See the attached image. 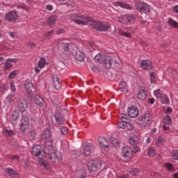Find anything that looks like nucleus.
Returning <instances> with one entry per match:
<instances>
[{
	"label": "nucleus",
	"mask_w": 178,
	"mask_h": 178,
	"mask_svg": "<svg viewBox=\"0 0 178 178\" xmlns=\"http://www.w3.org/2000/svg\"><path fill=\"white\" fill-rule=\"evenodd\" d=\"M92 148V146H91L90 145H86L84 147V149L83 150V155H85V156H90V155H91V149Z\"/></svg>",
	"instance_id": "nucleus-25"
},
{
	"label": "nucleus",
	"mask_w": 178,
	"mask_h": 178,
	"mask_svg": "<svg viewBox=\"0 0 178 178\" xmlns=\"http://www.w3.org/2000/svg\"><path fill=\"white\" fill-rule=\"evenodd\" d=\"M138 123L141 126H147V124H149V123H151V117H149V114H145L140 117L138 118Z\"/></svg>",
	"instance_id": "nucleus-11"
},
{
	"label": "nucleus",
	"mask_w": 178,
	"mask_h": 178,
	"mask_svg": "<svg viewBox=\"0 0 178 178\" xmlns=\"http://www.w3.org/2000/svg\"><path fill=\"white\" fill-rule=\"evenodd\" d=\"M9 35L11 37V38H16V37H17L16 32H10Z\"/></svg>",
	"instance_id": "nucleus-59"
},
{
	"label": "nucleus",
	"mask_w": 178,
	"mask_h": 178,
	"mask_svg": "<svg viewBox=\"0 0 178 178\" xmlns=\"http://www.w3.org/2000/svg\"><path fill=\"white\" fill-rule=\"evenodd\" d=\"M88 45L89 47H90V48L92 49H93L94 51H95V49H97V44H94V42H88Z\"/></svg>",
	"instance_id": "nucleus-55"
},
{
	"label": "nucleus",
	"mask_w": 178,
	"mask_h": 178,
	"mask_svg": "<svg viewBox=\"0 0 178 178\" xmlns=\"http://www.w3.org/2000/svg\"><path fill=\"white\" fill-rule=\"evenodd\" d=\"M163 123H164V124H172V118H170V116L169 115H166L165 117H164L163 118Z\"/></svg>",
	"instance_id": "nucleus-33"
},
{
	"label": "nucleus",
	"mask_w": 178,
	"mask_h": 178,
	"mask_svg": "<svg viewBox=\"0 0 178 178\" xmlns=\"http://www.w3.org/2000/svg\"><path fill=\"white\" fill-rule=\"evenodd\" d=\"M138 90H139V92L137 94V97L138 98V99H140L141 101H144V99L147 98L148 92L145 90V87L144 86H139Z\"/></svg>",
	"instance_id": "nucleus-12"
},
{
	"label": "nucleus",
	"mask_w": 178,
	"mask_h": 178,
	"mask_svg": "<svg viewBox=\"0 0 178 178\" xmlns=\"http://www.w3.org/2000/svg\"><path fill=\"white\" fill-rule=\"evenodd\" d=\"M67 131H68V129L66 127H63L60 129V133L61 134H63V136H66V134H67Z\"/></svg>",
	"instance_id": "nucleus-47"
},
{
	"label": "nucleus",
	"mask_w": 178,
	"mask_h": 178,
	"mask_svg": "<svg viewBox=\"0 0 178 178\" xmlns=\"http://www.w3.org/2000/svg\"><path fill=\"white\" fill-rule=\"evenodd\" d=\"M7 62H13L14 63H16L17 62V59H13V58H8L6 60Z\"/></svg>",
	"instance_id": "nucleus-63"
},
{
	"label": "nucleus",
	"mask_w": 178,
	"mask_h": 178,
	"mask_svg": "<svg viewBox=\"0 0 178 178\" xmlns=\"http://www.w3.org/2000/svg\"><path fill=\"white\" fill-rule=\"evenodd\" d=\"M136 17H137L136 15L127 14V15L120 16L118 17V22L122 24H125L126 26H130V24H133V23H134V20H136Z\"/></svg>",
	"instance_id": "nucleus-2"
},
{
	"label": "nucleus",
	"mask_w": 178,
	"mask_h": 178,
	"mask_svg": "<svg viewBox=\"0 0 178 178\" xmlns=\"http://www.w3.org/2000/svg\"><path fill=\"white\" fill-rule=\"evenodd\" d=\"M119 33L121 34V35H124V37L130 38L131 37V34H130L128 32H124L123 30L120 29Z\"/></svg>",
	"instance_id": "nucleus-44"
},
{
	"label": "nucleus",
	"mask_w": 178,
	"mask_h": 178,
	"mask_svg": "<svg viewBox=\"0 0 178 178\" xmlns=\"http://www.w3.org/2000/svg\"><path fill=\"white\" fill-rule=\"evenodd\" d=\"M4 172L6 173H7V175H8V176L13 177V176H16V175H17V172L15 171V170H13V168H6L4 170Z\"/></svg>",
	"instance_id": "nucleus-27"
},
{
	"label": "nucleus",
	"mask_w": 178,
	"mask_h": 178,
	"mask_svg": "<svg viewBox=\"0 0 178 178\" xmlns=\"http://www.w3.org/2000/svg\"><path fill=\"white\" fill-rule=\"evenodd\" d=\"M51 34H52V31H49L45 33L44 35L48 38L49 37H51Z\"/></svg>",
	"instance_id": "nucleus-61"
},
{
	"label": "nucleus",
	"mask_w": 178,
	"mask_h": 178,
	"mask_svg": "<svg viewBox=\"0 0 178 178\" xmlns=\"http://www.w3.org/2000/svg\"><path fill=\"white\" fill-rule=\"evenodd\" d=\"M172 157L175 161H178V150L173 151Z\"/></svg>",
	"instance_id": "nucleus-46"
},
{
	"label": "nucleus",
	"mask_w": 178,
	"mask_h": 178,
	"mask_svg": "<svg viewBox=\"0 0 178 178\" xmlns=\"http://www.w3.org/2000/svg\"><path fill=\"white\" fill-rule=\"evenodd\" d=\"M30 134H31V137H33V140H34V137H35V136H37V131H35V130L30 131Z\"/></svg>",
	"instance_id": "nucleus-57"
},
{
	"label": "nucleus",
	"mask_w": 178,
	"mask_h": 178,
	"mask_svg": "<svg viewBox=\"0 0 178 178\" xmlns=\"http://www.w3.org/2000/svg\"><path fill=\"white\" fill-rule=\"evenodd\" d=\"M122 154L125 158H129V159L131 158V154L129 151L128 147L124 146L122 147Z\"/></svg>",
	"instance_id": "nucleus-26"
},
{
	"label": "nucleus",
	"mask_w": 178,
	"mask_h": 178,
	"mask_svg": "<svg viewBox=\"0 0 178 178\" xmlns=\"http://www.w3.org/2000/svg\"><path fill=\"white\" fill-rule=\"evenodd\" d=\"M90 26L97 31H108L109 29L108 23L102 21H94L90 24Z\"/></svg>",
	"instance_id": "nucleus-4"
},
{
	"label": "nucleus",
	"mask_w": 178,
	"mask_h": 178,
	"mask_svg": "<svg viewBox=\"0 0 178 178\" xmlns=\"http://www.w3.org/2000/svg\"><path fill=\"white\" fill-rule=\"evenodd\" d=\"M105 69H111V67H119L120 64L115 59V58L111 56H104L103 60L102 62Z\"/></svg>",
	"instance_id": "nucleus-1"
},
{
	"label": "nucleus",
	"mask_w": 178,
	"mask_h": 178,
	"mask_svg": "<svg viewBox=\"0 0 178 178\" xmlns=\"http://www.w3.org/2000/svg\"><path fill=\"white\" fill-rule=\"evenodd\" d=\"M18 108L20 112H25L26 109H27V102H26L24 99L22 101H20L18 103Z\"/></svg>",
	"instance_id": "nucleus-21"
},
{
	"label": "nucleus",
	"mask_w": 178,
	"mask_h": 178,
	"mask_svg": "<svg viewBox=\"0 0 178 178\" xmlns=\"http://www.w3.org/2000/svg\"><path fill=\"white\" fill-rule=\"evenodd\" d=\"M129 141L132 145H134V144H137V143H138V140H136L134 138H130Z\"/></svg>",
	"instance_id": "nucleus-58"
},
{
	"label": "nucleus",
	"mask_w": 178,
	"mask_h": 178,
	"mask_svg": "<svg viewBox=\"0 0 178 178\" xmlns=\"http://www.w3.org/2000/svg\"><path fill=\"white\" fill-rule=\"evenodd\" d=\"M135 8L140 13H149L151 9L149 5L144 1H136L135 3Z\"/></svg>",
	"instance_id": "nucleus-5"
},
{
	"label": "nucleus",
	"mask_w": 178,
	"mask_h": 178,
	"mask_svg": "<svg viewBox=\"0 0 178 178\" xmlns=\"http://www.w3.org/2000/svg\"><path fill=\"white\" fill-rule=\"evenodd\" d=\"M110 143L114 145V147H119L120 144V141L118 140V138L113 137L110 138Z\"/></svg>",
	"instance_id": "nucleus-30"
},
{
	"label": "nucleus",
	"mask_w": 178,
	"mask_h": 178,
	"mask_svg": "<svg viewBox=\"0 0 178 178\" xmlns=\"http://www.w3.org/2000/svg\"><path fill=\"white\" fill-rule=\"evenodd\" d=\"M173 11L175 12V13H178V5L175 6L173 8Z\"/></svg>",
	"instance_id": "nucleus-64"
},
{
	"label": "nucleus",
	"mask_w": 178,
	"mask_h": 178,
	"mask_svg": "<svg viewBox=\"0 0 178 178\" xmlns=\"http://www.w3.org/2000/svg\"><path fill=\"white\" fill-rule=\"evenodd\" d=\"M10 90L12 92H16V87L15 86V82L13 81L10 82Z\"/></svg>",
	"instance_id": "nucleus-51"
},
{
	"label": "nucleus",
	"mask_w": 178,
	"mask_h": 178,
	"mask_svg": "<svg viewBox=\"0 0 178 178\" xmlns=\"http://www.w3.org/2000/svg\"><path fill=\"white\" fill-rule=\"evenodd\" d=\"M154 97H156L157 99H159L161 97H162V95H161V89L154 90Z\"/></svg>",
	"instance_id": "nucleus-45"
},
{
	"label": "nucleus",
	"mask_w": 178,
	"mask_h": 178,
	"mask_svg": "<svg viewBox=\"0 0 178 178\" xmlns=\"http://www.w3.org/2000/svg\"><path fill=\"white\" fill-rule=\"evenodd\" d=\"M45 58H41L40 60L38 61V66L40 67V69H42L45 65Z\"/></svg>",
	"instance_id": "nucleus-37"
},
{
	"label": "nucleus",
	"mask_w": 178,
	"mask_h": 178,
	"mask_svg": "<svg viewBox=\"0 0 178 178\" xmlns=\"http://www.w3.org/2000/svg\"><path fill=\"white\" fill-rule=\"evenodd\" d=\"M88 169L90 173H95L98 170V164H97L96 161L89 162L88 163Z\"/></svg>",
	"instance_id": "nucleus-16"
},
{
	"label": "nucleus",
	"mask_w": 178,
	"mask_h": 178,
	"mask_svg": "<svg viewBox=\"0 0 178 178\" xmlns=\"http://www.w3.org/2000/svg\"><path fill=\"white\" fill-rule=\"evenodd\" d=\"M32 155L38 158V159H45L47 158V153L42 149L40 145H36L33 147L31 151Z\"/></svg>",
	"instance_id": "nucleus-3"
},
{
	"label": "nucleus",
	"mask_w": 178,
	"mask_h": 178,
	"mask_svg": "<svg viewBox=\"0 0 178 178\" xmlns=\"http://www.w3.org/2000/svg\"><path fill=\"white\" fill-rule=\"evenodd\" d=\"M74 59L78 62H84V60L86 59L84 53L81 52L80 50H78L76 51L74 55Z\"/></svg>",
	"instance_id": "nucleus-17"
},
{
	"label": "nucleus",
	"mask_w": 178,
	"mask_h": 178,
	"mask_svg": "<svg viewBox=\"0 0 178 178\" xmlns=\"http://www.w3.org/2000/svg\"><path fill=\"white\" fill-rule=\"evenodd\" d=\"M165 168H166V169H168L169 171L170 170H175V168L173 167V164L172 163H166L164 164Z\"/></svg>",
	"instance_id": "nucleus-42"
},
{
	"label": "nucleus",
	"mask_w": 178,
	"mask_h": 178,
	"mask_svg": "<svg viewBox=\"0 0 178 178\" xmlns=\"http://www.w3.org/2000/svg\"><path fill=\"white\" fill-rule=\"evenodd\" d=\"M120 122L122 123H129V118H120Z\"/></svg>",
	"instance_id": "nucleus-62"
},
{
	"label": "nucleus",
	"mask_w": 178,
	"mask_h": 178,
	"mask_svg": "<svg viewBox=\"0 0 178 178\" xmlns=\"http://www.w3.org/2000/svg\"><path fill=\"white\" fill-rule=\"evenodd\" d=\"M140 67L143 69V70H145L146 72L148 70H152L154 68V65H152V62L149 60H143L140 63Z\"/></svg>",
	"instance_id": "nucleus-10"
},
{
	"label": "nucleus",
	"mask_w": 178,
	"mask_h": 178,
	"mask_svg": "<svg viewBox=\"0 0 178 178\" xmlns=\"http://www.w3.org/2000/svg\"><path fill=\"white\" fill-rule=\"evenodd\" d=\"M93 72H95V73H98V72H99V69L98 68V67L97 65H93V66H90Z\"/></svg>",
	"instance_id": "nucleus-56"
},
{
	"label": "nucleus",
	"mask_w": 178,
	"mask_h": 178,
	"mask_svg": "<svg viewBox=\"0 0 178 178\" xmlns=\"http://www.w3.org/2000/svg\"><path fill=\"white\" fill-rule=\"evenodd\" d=\"M164 138L163 136H159L157 138V145H161V144H162V143H163Z\"/></svg>",
	"instance_id": "nucleus-50"
},
{
	"label": "nucleus",
	"mask_w": 178,
	"mask_h": 178,
	"mask_svg": "<svg viewBox=\"0 0 178 178\" xmlns=\"http://www.w3.org/2000/svg\"><path fill=\"white\" fill-rule=\"evenodd\" d=\"M52 79L55 89L57 90V91H59V90L62 88V81H60V79H59L58 76L55 78L54 75H52Z\"/></svg>",
	"instance_id": "nucleus-15"
},
{
	"label": "nucleus",
	"mask_w": 178,
	"mask_h": 178,
	"mask_svg": "<svg viewBox=\"0 0 178 178\" xmlns=\"http://www.w3.org/2000/svg\"><path fill=\"white\" fill-rule=\"evenodd\" d=\"M17 15L18 12L17 10L10 11L8 14H6V20H7V22L15 23V22L19 19V16H17Z\"/></svg>",
	"instance_id": "nucleus-9"
},
{
	"label": "nucleus",
	"mask_w": 178,
	"mask_h": 178,
	"mask_svg": "<svg viewBox=\"0 0 178 178\" xmlns=\"http://www.w3.org/2000/svg\"><path fill=\"white\" fill-rule=\"evenodd\" d=\"M159 99H161V102H162L163 104H169V97H168V96H161Z\"/></svg>",
	"instance_id": "nucleus-38"
},
{
	"label": "nucleus",
	"mask_w": 178,
	"mask_h": 178,
	"mask_svg": "<svg viewBox=\"0 0 178 178\" xmlns=\"http://www.w3.org/2000/svg\"><path fill=\"white\" fill-rule=\"evenodd\" d=\"M50 101L54 104V105L58 106L60 104V102L59 101V99L55 95H51L50 97Z\"/></svg>",
	"instance_id": "nucleus-29"
},
{
	"label": "nucleus",
	"mask_w": 178,
	"mask_h": 178,
	"mask_svg": "<svg viewBox=\"0 0 178 178\" xmlns=\"http://www.w3.org/2000/svg\"><path fill=\"white\" fill-rule=\"evenodd\" d=\"M127 112L129 118H137V116H138V108L136 106L129 107Z\"/></svg>",
	"instance_id": "nucleus-13"
},
{
	"label": "nucleus",
	"mask_w": 178,
	"mask_h": 178,
	"mask_svg": "<svg viewBox=\"0 0 178 178\" xmlns=\"http://www.w3.org/2000/svg\"><path fill=\"white\" fill-rule=\"evenodd\" d=\"M121 8H124V9H131V6L129 4H124L122 3H120Z\"/></svg>",
	"instance_id": "nucleus-54"
},
{
	"label": "nucleus",
	"mask_w": 178,
	"mask_h": 178,
	"mask_svg": "<svg viewBox=\"0 0 178 178\" xmlns=\"http://www.w3.org/2000/svg\"><path fill=\"white\" fill-rule=\"evenodd\" d=\"M25 90L26 92L27 93L29 97H33L35 92H37V90H35V88L34 87V85L30 81H26L25 82Z\"/></svg>",
	"instance_id": "nucleus-8"
},
{
	"label": "nucleus",
	"mask_w": 178,
	"mask_h": 178,
	"mask_svg": "<svg viewBox=\"0 0 178 178\" xmlns=\"http://www.w3.org/2000/svg\"><path fill=\"white\" fill-rule=\"evenodd\" d=\"M55 22H56V16L55 15L51 16L47 19V24L49 26H52L53 24H55Z\"/></svg>",
	"instance_id": "nucleus-32"
},
{
	"label": "nucleus",
	"mask_w": 178,
	"mask_h": 178,
	"mask_svg": "<svg viewBox=\"0 0 178 178\" xmlns=\"http://www.w3.org/2000/svg\"><path fill=\"white\" fill-rule=\"evenodd\" d=\"M168 23L170 27H173V29H178V22L173 20V19L168 18Z\"/></svg>",
	"instance_id": "nucleus-28"
},
{
	"label": "nucleus",
	"mask_w": 178,
	"mask_h": 178,
	"mask_svg": "<svg viewBox=\"0 0 178 178\" xmlns=\"http://www.w3.org/2000/svg\"><path fill=\"white\" fill-rule=\"evenodd\" d=\"M149 156H154L155 155V149L154 147H151L150 149L148 152Z\"/></svg>",
	"instance_id": "nucleus-49"
},
{
	"label": "nucleus",
	"mask_w": 178,
	"mask_h": 178,
	"mask_svg": "<svg viewBox=\"0 0 178 178\" xmlns=\"http://www.w3.org/2000/svg\"><path fill=\"white\" fill-rule=\"evenodd\" d=\"M34 102L39 106H44V99L40 96L36 95L34 98Z\"/></svg>",
	"instance_id": "nucleus-24"
},
{
	"label": "nucleus",
	"mask_w": 178,
	"mask_h": 178,
	"mask_svg": "<svg viewBox=\"0 0 178 178\" xmlns=\"http://www.w3.org/2000/svg\"><path fill=\"white\" fill-rule=\"evenodd\" d=\"M98 143L102 147H104L105 148H109V142H108V140L105 137H99Z\"/></svg>",
	"instance_id": "nucleus-19"
},
{
	"label": "nucleus",
	"mask_w": 178,
	"mask_h": 178,
	"mask_svg": "<svg viewBox=\"0 0 178 178\" xmlns=\"http://www.w3.org/2000/svg\"><path fill=\"white\" fill-rule=\"evenodd\" d=\"M12 67H13V65L10 63L6 61L3 70H4V72H6V70H10V69H12Z\"/></svg>",
	"instance_id": "nucleus-40"
},
{
	"label": "nucleus",
	"mask_w": 178,
	"mask_h": 178,
	"mask_svg": "<svg viewBox=\"0 0 178 178\" xmlns=\"http://www.w3.org/2000/svg\"><path fill=\"white\" fill-rule=\"evenodd\" d=\"M4 133H6V134H7L8 136H10V137H12V136H15V132L13 130L6 129L4 130Z\"/></svg>",
	"instance_id": "nucleus-48"
},
{
	"label": "nucleus",
	"mask_w": 178,
	"mask_h": 178,
	"mask_svg": "<svg viewBox=\"0 0 178 178\" xmlns=\"http://www.w3.org/2000/svg\"><path fill=\"white\" fill-rule=\"evenodd\" d=\"M139 172L140 170H138V168H134L132 170H131L130 173L133 176H137V173H138Z\"/></svg>",
	"instance_id": "nucleus-53"
},
{
	"label": "nucleus",
	"mask_w": 178,
	"mask_h": 178,
	"mask_svg": "<svg viewBox=\"0 0 178 178\" xmlns=\"http://www.w3.org/2000/svg\"><path fill=\"white\" fill-rule=\"evenodd\" d=\"M76 17H79V19H83V20L85 21H82L80 19H75L74 22L77 23L78 24H86V23H87V22H92V17H84L83 15H76Z\"/></svg>",
	"instance_id": "nucleus-14"
},
{
	"label": "nucleus",
	"mask_w": 178,
	"mask_h": 178,
	"mask_svg": "<svg viewBox=\"0 0 178 178\" xmlns=\"http://www.w3.org/2000/svg\"><path fill=\"white\" fill-rule=\"evenodd\" d=\"M30 124V120H29V117L26 115H22L21 119V124L19 127V133L24 136L26 134V130L29 129V126Z\"/></svg>",
	"instance_id": "nucleus-6"
},
{
	"label": "nucleus",
	"mask_w": 178,
	"mask_h": 178,
	"mask_svg": "<svg viewBox=\"0 0 178 178\" xmlns=\"http://www.w3.org/2000/svg\"><path fill=\"white\" fill-rule=\"evenodd\" d=\"M41 140H51V130L49 129H44L41 134Z\"/></svg>",
	"instance_id": "nucleus-18"
},
{
	"label": "nucleus",
	"mask_w": 178,
	"mask_h": 178,
	"mask_svg": "<svg viewBox=\"0 0 178 178\" xmlns=\"http://www.w3.org/2000/svg\"><path fill=\"white\" fill-rule=\"evenodd\" d=\"M119 90L122 92H125L126 94H127V83L125 81H122L120 83L119 89L118 90V91Z\"/></svg>",
	"instance_id": "nucleus-22"
},
{
	"label": "nucleus",
	"mask_w": 178,
	"mask_h": 178,
	"mask_svg": "<svg viewBox=\"0 0 178 178\" xmlns=\"http://www.w3.org/2000/svg\"><path fill=\"white\" fill-rule=\"evenodd\" d=\"M19 73L18 70H14L8 76L9 79H15L16 76H17V74Z\"/></svg>",
	"instance_id": "nucleus-43"
},
{
	"label": "nucleus",
	"mask_w": 178,
	"mask_h": 178,
	"mask_svg": "<svg viewBox=\"0 0 178 178\" xmlns=\"http://www.w3.org/2000/svg\"><path fill=\"white\" fill-rule=\"evenodd\" d=\"M134 129V125L130 122H127L126 124V128H125V131H131V130Z\"/></svg>",
	"instance_id": "nucleus-39"
},
{
	"label": "nucleus",
	"mask_w": 178,
	"mask_h": 178,
	"mask_svg": "<svg viewBox=\"0 0 178 178\" xmlns=\"http://www.w3.org/2000/svg\"><path fill=\"white\" fill-rule=\"evenodd\" d=\"M138 151H140V147H133V149H132V152H134V154H137V152H138Z\"/></svg>",
	"instance_id": "nucleus-60"
},
{
	"label": "nucleus",
	"mask_w": 178,
	"mask_h": 178,
	"mask_svg": "<svg viewBox=\"0 0 178 178\" xmlns=\"http://www.w3.org/2000/svg\"><path fill=\"white\" fill-rule=\"evenodd\" d=\"M39 163L40 166H42V168H44V169L48 170L49 169V164L47 163L44 159H39Z\"/></svg>",
	"instance_id": "nucleus-34"
},
{
	"label": "nucleus",
	"mask_w": 178,
	"mask_h": 178,
	"mask_svg": "<svg viewBox=\"0 0 178 178\" xmlns=\"http://www.w3.org/2000/svg\"><path fill=\"white\" fill-rule=\"evenodd\" d=\"M94 59H95V61H96L97 63L102 64V61L104 60V56L98 54L95 56Z\"/></svg>",
	"instance_id": "nucleus-35"
},
{
	"label": "nucleus",
	"mask_w": 178,
	"mask_h": 178,
	"mask_svg": "<svg viewBox=\"0 0 178 178\" xmlns=\"http://www.w3.org/2000/svg\"><path fill=\"white\" fill-rule=\"evenodd\" d=\"M126 124H127V123L125 122H122L121 121H120L118 123V129H122L123 130L126 131Z\"/></svg>",
	"instance_id": "nucleus-41"
},
{
	"label": "nucleus",
	"mask_w": 178,
	"mask_h": 178,
	"mask_svg": "<svg viewBox=\"0 0 178 178\" xmlns=\"http://www.w3.org/2000/svg\"><path fill=\"white\" fill-rule=\"evenodd\" d=\"M20 116V113L17 111H15L12 113V119L14 122H16Z\"/></svg>",
	"instance_id": "nucleus-36"
},
{
	"label": "nucleus",
	"mask_w": 178,
	"mask_h": 178,
	"mask_svg": "<svg viewBox=\"0 0 178 178\" xmlns=\"http://www.w3.org/2000/svg\"><path fill=\"white\" fill-rule=\"evenodd\" d=\"M49 155V161L51 163H55L56 162V159L57 157H56V153H52V154H48Z\"/></svg>",
	"instance_id": "nucleus-31"
},
{
	"label": "nucleus",
	"mask_w": 178,
	"mask_h": 178,
	"mask_svg": "<svg viewBox=\"0 0 178 178\" xmlns=\"http://www.w3.org/2000/svg\"><path fill=\"white\" fill-rule=\"evenodd\" d=\"M54 119L55 126L59 127L65 123V115H63L62 111H59V110L56 111L54 114Z\"/></svg>",
	"instance_id": "nucleus-7"
},
{
	"label": "nucleus",
	"mask_w": 178,
	"mask_h": 178,
	"mask_svg": "<svg viewBox=\"0 0 178 178\" xmlns=\"http://www.w3.org/2000/svg\"><path fill=\"white\" fill-rule=\"evenodd\" d=\"M69 51V44L66 43L61 46V47H58V54L60 55H63L65 52H68Z\"/></svg>",
	"instance_id": "nucleus-23"
},
{
	"label": "nucleus",
	"mask_w": 178,
	"mask_h": 178,
	"mask_svg": "<svg viewBox=\"0 0 178 178\" xmlns=\"http://www.w3.org/2000/svg\"><path fill=\"white\" fill-rule=\"evenodd\" d=\"M47 144L48 155L51 154H55V149H54V140L50 139L48 142H47Z\"/></svg>",
	"instance_id": "nucleus-20"
},
{
	"label": "nucleus",
	"mask_w": 178,
	"mask_h": 178,
	"mask_svg": "<svg viewBox=\"0 0 178 178\" xmlns=\"http://www.w3.org/2000/svg\"><path fill=\"white\" fill-rule=\"evenodd\" d=\"M151 83H155V72H151L149 74Z\"/></svg>",
	"instance_id": "nucleus-52"
}]
</instances>
